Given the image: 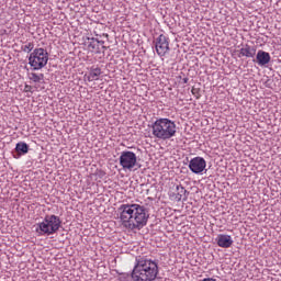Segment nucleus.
Here are the masks:
<instances>
[{
	"label": "nucleus",
	"mask_w": 281,
	"mask_h": 281,
	"mask_svg": "<svg viewBox=\"0 0 281 281\" xmlns=\"http://www.w3.org/2000/svg\"><path fill=\"white\" fill-rule=\"evenodd\" d=\"M120 218L126 229H143L150 218L146 206L139 204H122L119 207Z\"/></svg>",
	"instance_id": "1"
},
{
	"label": "nucleus",
	"mask_w": 281,
	"mask_h": 281,
	"mask_svg": "<svg viewBox=\"0 0 281 281\" xmlns=\"http://www.w3.org/2000/svg\"><path fill=\"white\" fill-rule=\"evenodd\" d=\"M159 276V263L148 257L138 256L131 273L133 281H154Z\"/></svg>",
	"instance_id": "2"
},
{
	"label": "nucleus",
	"mask_w": 281,
	"mask_h": 281,
	"mask_svg": "<svg viewBox=\"0 0 281 281\" xmlns=\"http://www.w3.org/2000/svg\"><path fill=\"white\" fill-rule=\"evenodd\" d=\"M151 133L156 139H172L177 135V124L170 119H157L151 125Z\"/></svg>",
	"instance_id": "3"
},
{
	"label": "nucleus",
	"mask_w": 281,
	"mask_h": 281,
	"mask_svg": "<svg viewBox=\"0 0 281 281\" xmlns=\"http://www.w3.org/2000/svg\"><path fill=\"white\" fill-rule=\"evenodd\" d=\"M63 221L56 215H46L44 221L36 225L35 232L38 236H52L60 229Z\"/></svg>",
	"instance_id": "4"
},
{
	"label": "nucleus",
	"mask_w": 281,
	"mask_h": 281,
	"mask_svg": "<svg viewBox=\"0 0 281 281\" xmlns=\"http://www.w3.org/2000/svg\"><path fill=\"white\" fill-rule=\"evenodd\" d=\"M48 60L49 55L44 48H35L29 58V63L33 69H43Z\"/></svg>",
	"instance_id": "5"
},
{
	"label": "nucleus",
	"mask_w": 281,
	"mask_h": 281,
	"mask_svg": "<svg viewBox=\"0 0 281 281\" xmlns=\"http://www.w3.org/2000/svg\"><path fill=\"white\" fill-rule=\"evenodd\" d=\"M120 166L123 170H133L135 166H139L137 162V155L131 150H124L121 153L120 158Z\"/></svg>",
	"instance_id": "6"
},
{
	"label": "nucleus",
	"mask_w": 281,
	"mask_h": 281,
	"mask_svg": "<svg viewBox=\"0 0 281 281\" xmlns=\"http://www.w3.org/2000/svg\"><path fill=\"white\" fill-rule=\"evenodd\" d=\"M83 47L87 52H90V54H102V52H104V43L94 37H83Z\"/></svg>",
	"instance_id": "7"
},
{
	"label": "nucleus",
	"mask_w": 281,
	"mask_h": 281,
	"mask_svg": "<svg viewBox=\"0 0 281 281\" xmlns=\"http://www.w3.org/2000/svg\"><path fill=\"white\" fill-rule=\"evenodd\" d=\"M155 49L156 54L158 56H166L168 52H170V38L168 36L160 34L156 40H155Z\"/></svg>",
	"instance_id": "8"
},
{
	"label": "nucleus",
	"mask_w": 281,
	"mask_h": 281,
	"mask_svg": "<svg viewBox=\"0 0 281 281\" xmlns=\"http://www.w3.org/2000/svg\"><path fill=\"white\" fill-rule=\"evenodd\" d=\"M207 162L203 157H194L189 161V169L193 175H201L205 170Z\"/></svg>",
	"instance_id": "9"
},
{
	"label": "nucleus",
	"mask_w": 281,
	"mask_h": 281,
	"mask_svg": "<svg viewBox=\"0 0 281 281\" xmlns=\"http://www.w3.org/2000/svg\"><path fill=\"white\" fill-rule=\"evenodd\" d=\"M215 240L218 247H222L223 249H229V247L234 245V239H232V236L225 234L217 235Z\"/></svg>",
	"instance_id": "10"
},
{
	"label": "nucleus",
	"mask_w": 281,
	"mask_h": 281,
	"mask_svg": "<svg viewBox=\"0 0 281 281\" xmlns=\"http://www.w3.org/2000/svg\"><path fill=\"white\" fill-rule=\"evenodd\" d=\"M239 56L245 58H254V56H256L255 46H249V44L244 45L239 49Z\"/></svg>",
	"instance_id": "11"
},
{
	"label": "nucleus",
	"mask_w": 281,
	"mask_h": 281,
	"mask_svg": "<svg viewBox=\"0 0 281 281\" xmlns=\"http://www.w3.org/2000/svg\"><path fill=\"white\" fill-rule=\"evenodd\" d=\"M257 63L261 67L265 65H269L271 63V55L265 50H258L257 53Z\"/></svg>",
	"instance_id": "12"
},
{
	"label": "nucleus",
	"mask_w": 281,
	"mask_h": 281,
	"mask_svg": "<svg viewBox=\"0 0 281 281\" xmlns=\"http://www.w3.org/2000/svg\"><path fill=\"white\" fill-rule=\"evenodd\" d=\"M173 199L175 201H181L182 199L186 201L188 199V190L183 186L178 184L176 187V193H173Z\"/></svg>",
	"instance_id": "13"
},
{
	"label": "nucleus",
	"mask_w": 281,
	"mask_h": 281,
	"mask_svg": "<svg viewBox=\"0 0 281 281\" xmlns=\"http://www.w3.org/2000/svg\"><path fill=\"white\" fill-rule=\"evenodd\" d=\"M15 153H18V156H14L15 159H19L21 155H27L30 153V145L25 142H20L15 145Z\"/></svg>",
	"instance_id": "14"
},
{
	"label": "nucleus",
	"mask_w": 281,
	"mask_h": 281,
	"mask_svg": "<svg viewBox=\"0 0 281 281\" xmlns=\"http://www.w3.org/2000/svg\"><path fill=\"white\" fill-rule=\"evenodd\" d=\"M100 74L102 72H93V71H88L83 76L85 82H93L95 80H100Z\"/></svg>",
	"instance_id": "15"
},
{
	"label": "nucleus",
	"mask_w": 281,
	"mask_h": 281,
	"mask_svg": "<svg viewBox=\"0 0 281 281\" xmlns=\"http://www.w3.org/2000/svg\"><path fill=\"white\" fill-rule=\"evenodd\" d=\"M29 78H30V80L34 81L35 83L45 82V76L43 74L29 72Z\"/></svg>",
	"instance_id": "16"
},
{
	"label": "nucleus",
	"mask_w": 281,
	"mask_h": 281,
	"mask_svg": "<svg viewBox=\"0 0 281 281\" xmlns=\"http://www.w3.org/2000/svg\"><path fill=\"white\" fill-rule=\"evenodd\" d=\"M34 49V43L29 42L25 45L22 46V52H25L26 54H30Z\"/></svg>",
	"instance_id": "17"
},
{
	"label": "nucleus",
	"mask_w": 281,
	"mask_h": 281,
	"mask_svg": "<svg viewBox=\"0 0 281 281\" xmlns=\"http://www.w3.org/2000/svg\"><path fill=\"white\" fill-rule=\"evenodd\" d=\"M191 92L194 95V98H196V100H199V98H201V92H200L199 88H192Z\"/></svg>",
	"instance_id": "18"
},
{
	"label": "nucleus",
	"mask_w": 281,
	"mask_h": 281,
	"mask_svg": "<svg viewBox=\"0 0 281 281\" xmlns=\"http://www.w3.org/2000/svg\"><path fill=\"white\" fill-rule=\"evenodd\" d=\"M24 92H25V93H32V86L25 85V86H24Z\"/></svg>",
	"instance_id": "19"
},
{
	"label": "nucleus",
	"mask_w": 281,
	"mask_h": 281,
	"mask_svg": "<svg viewBox=\"0 0 281 281\" xmlns=\"http://www.w3.org/2000/svg\"><path fill=\"white\" fill-rule=\"evenodd\" d=\"M182 80H183V85H188V77H184Z\"/></svg>",
	"instance_id": "20"
}]
</instances>
